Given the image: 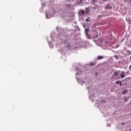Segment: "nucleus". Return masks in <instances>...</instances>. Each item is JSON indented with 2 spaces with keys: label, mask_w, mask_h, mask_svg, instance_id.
Wrapping results in <instances>:
<instances>
[{
  "label": "nucleus",
  "mask_w": 131,
  "mask_h": 131,
  "mask_svg": "<svg viewBox=\"0 0 131 131\" xmlns=\"http://www.w3.org/2000/svg\"><path fill=\"white\" fill-rule=\"evenodd\" d=\"M89 32H90V30L86 29L85 30V34L88 39H91V36L89 34Z\"/></svg>",
  "instance_id": "nucleus-1"
},
{
  "label": "nucleus",
  "mask_w": 131,
  "mask_h": 131,
  "mask_svg": "<svg viewBox=\"0 0 131 131\" xmlns=\"http://www.w3.org/2000/svg\"><path fill=\"white\" fill-rule=\"evenodd\" d=\"M105 10H111L112 9V6H110L109 4L107 5V6L104 7Z\"/></svg>",
  "instance_id": "nucleus-2"
},
{
  "label": "nucleus",
  "mask_w": 131,
  "mask_h": 131,
  "mask_svg": "<svg viewBox=\"0 0 131 131\" xmlns=\"http://www.w3.org/2000/svg\"><path fill=\"white\" fill-rule=\"evenodd\" d=\"M120 76L122 78H124V77H125V73L124 72H122L120 74Z\"/></svg>",
  "instance_id": "nucleus-3"
},
{
  "label": "nucleus",
  "mask_w": 131,
  "mask_h": 131,
  "mask_svg": "<svg viewBox=\"0 0 131 131\" xmlns=\"http://www.w3.org/2000/svg\"><path fill=\"white\" fill-rule=\"evenodd\" d=\"M97 59L98 60H102V59H104V56L99 55L97 57Z\"/></svg>",
  "instance_id": "nucleus-4"
},
{
  "label": "nucleus",
  "mask_w": 131,
  "mask_h": 131,
  "mask_svg": "<svg viewBox=\"0 0 131 131\" xmlns=\"http://www.w3.org/2000/svg\"><path fill=\"white\" fill-rule=\"evenodd\" d=\"M90 12V9L89 8H85V13L88 14Z\"/></svg>",
  "instance_id": "nucleus-5"
},
{
  "label": "nucleus",
  "mask_w": 131,
  "mask_h": 131,
  "mask_svg": "<svg viewBox=\"0 0 131 131\" xmlns=\"http://www.w3.org/2000/svg\"><path fill=\"white\" fill-rule=\"evenodd\" d=\"M114 75H115V76H118V75H119V73H118V72H116L114 73Z\"/></svg>",
  "instance_id": "nucleus-6"
},
{
  "label": "nucleus",
  "mask_w": 131,
  "mask_h": 131,
  "mask_svg": "<svg viewBox=\"0 0 131 131\" xmlns=\"http://www.w3.org/2000/svg\"><path fill=\"white\" fill-rule=\"evenodd\" d=\"M95 65H96V63H95V62H91L90 63V66H95Z\"/></svg>",
  "instance_id": "nucleus-7"
},
{
  "label": "nucleus",
  "mask_w": 131,
  "mask_h": 131,
  "mask_svg": "<svg viewBox=\"0 0 131 131\" xmlns=\"http://www.w3.org/2000/svg\"><path fill=\"white\" fill-rule=\"evenodd\" d=\"M119 47V45H117L115 47H112L113 49H117Z\"/></svg>",
  "instance_id": "nucleus-8"
},
{
  "label": "nucleus",
  "mask_w": 131,
  "mask_h": 131,
  "mask_svg": "<svg viewBox=\"0 0 131 131\" xmlns=\"http://www.w3.org/2000/svg\"><path fill=\"white\" fill-rule=\"evenodd\" d=\"M126 92H127V90H125L123 91L122 93L123 94V95H125V93H126Z\"/></svg>",
  "instance_id": "nucleus-9"
},
{
  "label": "nucleus",
  "mask_w": 131,
  "mask_h": 131,
  "mask_svg": "<svg viewBox=\"0 0 131 131\" xmlns=\"http://www.w3.org/2000/svg\"><path fill=\"white\" fill-rule=\"evenodd\" d=\"M80 13H81V14H82V15H83V14H84V10H81V11H80Z\"/></svg>",
  "instance_id": "nucleus-10"
},
{
  "label": "nucleus",
  "mask_w": 131,
  "mask_h": 131,
  "mask_svg": "<svg viewBox=\"0 0 131 131\" xmlns=\"http://www.w3.org/2000/svg\"><path fill=\"white\" fill-rule=\"evenodd\" d=\"M86 22H90L91 20H90V18H86Z\"/></svg>",
  "instance_id": "nucleus-11"
},
{
  "label": "nucleus",
  "mask_w": 131,
  "mask_h": 131,
  "mask_svg": "<svg viewBox=\"0 0 131 131\" xmlns=\"http://www.w3.org/2000/svg\"><path fill=\"white\" fill-rule=\"evenodd\" d=\"M67 48H70V44L68 43L67 45Z\"/></svg>",
  "instance_id": "nucleus-12"
},
{
  "label": "nucleus",
  "mask_w": 131,
  "mask_h": 131,
  "mask_svg": "<svg viewBox=\"0 0 131 131\" xmlns=\"http://www.w3.org/2000/svg\"><path fill=\"white\" fill-rule=\"evenodd\" d=\"M127 52H128V53L129 54V55H131V51H130V50H128V51H127Z\"/></svg>",
  "instance_id": "nucleus-13"
},
{
  "label": "nucleus",
  "mask_w": 131,
  "mask_h": 131,
  "mask_svg": "<svg viewBox=\"0 0 131 131\" xmlns=\"http://www.w3.org/2000/svg\"><path fill=\"white\" fill-rule=\"evenodd\" d=\"M119 83L120 86H121V85L122 84V82L121 81H119Z\"/></svg>",
  "instance_id": "nucleus-14"
},
{
  "label": "nucleus",
  "mask_w": 131,
  "mask_h": 131,
  "mask_svg": "<svg viewBox=\"0 0 131 131\" xmlns=\"http://www.w3.org/2000/svg\"><path fill=\"white\" fill-rule=\"evenodd\" d=\"M127 98H125L124 99V102H127Z\"/></svg>",
  "instance_id": "nucleus-15"
},
{
  "label": "nucleus",
  "mask_w": 131,
  "mask_h": 131,
  "mask_svg": "<svg viewBox=\"0 0 131 131\" xmlns=\"http://www.w3.org/2000/svg\"><path fill=\"white\" fill-rule=\"evenodd\" d=\"M115 57L116 58V59H118V56L115 55Z\"/></svg>",
  "instance_id": "nucleus-16"
},
{
  "label": "nucleus",
  "mask_w": 131,
  "mask_h": 131,
  "mask_svg": "<svg viewBox=\"0 0 131 131\" xmlns=\"http://www.w3.org/2000/svg\"><path fill=\"white\" fill-rule=\"evenodd\" d=\"M48 14H46V18H48V19L50 18V17H48Z\"/></svg>",
  "instance_id": "nucleus-17"
},
{
  "label": "nucleus",
  "mask_w": 131,
  "mask_h": 131,
  "mask_svg": "<svg viewBox=\"0 0 131 131\" xmlns=\"http://www.w3.org/2000/svg\"><path fill=\"white\" fill-rule=\"evenodd\" d=\"M100 42H101V43H102L103 42V39H101Z\"/></svg>",
  "instance_id": "nucleus-18"
},
{
  "label": "nucleus",
  "mask_w": 131,
  "mask_h": 131,
  "mask_svg": "<svg viewBox=\"0 0 131 131\" xmlns=\"http://www.w3.org/2000/svg\"><path fill=\"white\" fill-rule=\"evenodd\" d=\"M79 74H80V72H78L77 73V75H79Z\"/></svg>",
  "instance_id": "nucleus-19"
},
{
  "label": "nucleus",
  "mask_w": 131,
  "mask_h": 131,
  "mask_svg": "<svg viewBox=\"0 0 131 131\" xmlns=\"http://www.w3.org/2000/svg\"><path fill=\"white\" fill-rule=\"evenodd\" d=\"M116 83H117V84H118V83H119V81H117L116 82Z\"/></svg>",
  "instance_id": "nucleus-20"
},
{
  "label": "nucleus",
  "mask_w": 131,
  "mask_h": 131,
  "mask_svg": "<svg viewBox=\"0 0 131 131\" xmlns=\"http://www.w3.org/2000/svg\"><path fill=\"white\" fill-rule=\"evenodd\" d=\"M121 124H122V125H124V122L121 123Z\"/></svg>",
  "instance_id": "nucleus-21"
},
{
  "label": "nucleus",
  "mask_w": 131,
  "mask_h": 131,
  "mask_svg": "<svg viewBox=\"0 0 131 131\" xmlns=\"http://www.w3.org/2000/svg\"><path fill=\"white\" fill-rule=\"evenodd\" d=\"M95 75H98V73H95Z\"/></svg>",
  "instance_id": "nucleus-22"
},
{
  "label": "nucleus",
  "mask_w": 131,
  "mask_h": 131,
  "mask_svg": "<svg viewBox=\"0 0 131 131\" xmlns=\"http://www.w3.org/2000/svg\"><path fill=\"white\" fill-rule=\"evenodd\" d=\"M98 36H99V35H96V37H98Z\"/></svg>",
  "instance_id": "nucleus-23"
},
{
  "label": "nucleus",
  "mask_w": 131,
  "mask_h": 131,
  "mask_svg": "<svg viewBox=\"0 0 131 131\" xmlns=\"http://www.w3.org/2000/svg\"><path fill=\"white\" fill-rule=\"evenodd\" d=\"M130 62H131V56H130Z\"/></svg>",
  "instance_id": "nucleus-24"
},
{
  "label": "nucleus",
  "mask_w": 131,
  "mask_h": 131,
  "mask_svg": "<svg viewBox=\"0 0 131 131\" xmlns=\"http://www.w3.org/2000/svg\"><path fill=\"white\" fill-rule=\"evenodd\" d=\"M80 2H81V0H80Z\"/></svg>",
  "instance_id": "nucleus-25"
},
{
  "label": "nucleus",
  "mask_w": 131,
  "mask_h": 131,
  "mask_svg": "<svg viewBox=\"0 0 131 131\" xmlns=\"http://www.w3.org/2000/svg\"><path fill=\"white\" fill-rule=\"evenodd\" d=\"M84 27H85V26H84Z\"/></svg>",
  "instance_id": "nucleus-26"
}]
</instances>
